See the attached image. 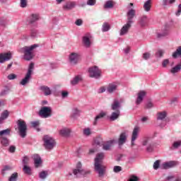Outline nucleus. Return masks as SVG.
Instances as JSON below:
<instances>
[{
    "label": "nucleus",
    "instance_id": "nucleus-59",
    "mask_svg": "<svg viewBox=\"0 0 181 181\" xmlns=\"http://www.w3.org/2000/svg\"><path fill=\"white\" fill-rule=\"evenodd\" d=\"M37 35V30H31V36H32V37H36Z\"/></svg>",
    "mask_w": 181,
    "mask_h": 181
},
{
    "label": "nucleus",
    "instance_id": "nucleus-13",
    "mask_svg": "<svg viewBox=\"0 0 181 181\" xmlns=\"http://www.w3.org/2000/svg\"><path fill=\"white\" fill-rule=\"evenodd\" d=\"M131 23H132V21H127V24H125L120 30V36H124V35H127L128 33V31L129 30V28H131Z\"/></svg>",
    "mask_w": 181,
    "mask_h": 181
},
{
    "label": "nucleus",
    "instance_id": "nucleus-20",
    "mask_svg": "<svg viewBox=\"0 0 181 181\" xmlns=\"http://www.w3.org/2000/svg\"><path fill=\"white\" fill-rule=\"evenodd\" d=\"M76 6V2L74 1H68L66 4L63 6L64 11H70Z\"/></svg>",
    "mask_w": 181,
    "mask_h": 181
},
{
    "label": "nucleus",
    "instance_id": "nucleus-43",
    "mask_svg": "<svg viewBox=\"0 0 181 181\" xmlns=\"http://www.w3.org/2000/svg\"><path fill=\"white\" fill-rule=\"evenodd\" d=\"M110 24L108 23H105L103 25V32H108L110 30Z\"/></svg>",
    "mask_w": 181,
    "mask_h": 181
},
{
    "label": "nucleus",
    "instance_id": "nucleus-52",
    "mask_svg": "<svg viewBox=\"0 0 181 181\" xmlns=\"http://www.w3.org/2000/svg\"><path fill=\"white\" fill-rule=\"evenodd\" d=\"M180 145H181V141H175L173 144V148H179Z\"/></svg>",
    "mask_w": 181,
    "mask_h": 181
},
{
    "label": "nucleus",
    "instance_id": "nucleus-26",
    "mask_svg": "<svg viewBox=\"0 0 181 181\" xmlns=\"http://www.w3.org/2000/svg\"><path fill=\"white\" fill-rule=\"evenodd\" d=\"M134 16H135V10L134 9H130L129 10V11L127 12V19H128V22H132V19L134 18Z\"/></svg>",
    "mask_w": 181,
    "mask_h": 181
},
{
    "label": "nucleus",
    "instance_id": "nucleus-48",
    "mask_svg": "<svg viewBox=\"0 0 181 181\" xmlns=\"http://www.w3.org/2000/svg\"><path fill=\"white\" fill-rule=\"evenodd\" d=\"M165 52H163V50L162 49H158L156 53V57H162V56H163V54Z\"/></svg>",
    "mask_w": 181,
    "mask_h": 181
},
{
    "label": "nucleus",
    "instance_id": "nucleus-32",
    "mask_svg": "<svg viewBox=\"0 0 181 181\" xmlns=\"http://www.w3.org/2000/svg\"><path fill=\"white\" fill-rule=\"evenodd\" d=\"M148 17L146 16H144L140 19V25L141 26H146L148 25Z\"/></svg>",
    "mask_w": 181,
    "mask_h": 181
},
{
    "label": "nucleus",
    "instance_id": "nucleus-49",
    "mask_svg": "<svg viewBox=\"0 0 181 181\" xmlns=\"http://www.w3.org/2000/svg\"><path fill=\"white\" fill-rule=\"evenodd\" d=\"M160 165V161L159 160H157L153 164V169H155V170H157V169L159 168Z\"/></svg>",
    "mask_w": 181,
    "mask_h": 181
},
{
    "label": "nucleus",
    "instance_id": "nucleus-63",
    "mask_svg": "<svg viewBox=\"0 0 181 181\" xmlns=\"http://www.w3.org/2000/svg\"><path fill=\"white\" fill-rule=\"evenodd\" d=\"M75 23H76V25H77V26H81V25H82V23H83V20L78 19V20H76Z\"/></svg>",
    "mask_w": 181,
    "mask_h": 181
},
{
    "label": "nucleus",
    "instance_id": "nucleus-4",
    "mask_svg": "<svg viewBox=\"0 0 181 181\" xmlns=\"http://www.w3.org/2000/svg\"><path fill=\"white\" fill-rule=\"evenodd\" d=\"M88 173H90V171L81 170V163L78 162L76 165V169L68 173V174L66 175V178L71 180L73 179V177H74V176L78 177L81 175H83V176H86V175H88Z\"/></svg>",
    "mask_w": 181,
    "mask_h": 181
},
{
    "label": "nucleus",
    "instance_id": "nucleus-29",
    "mask_svg": "<svg viewBox=\"0 0 181 181\" xmlns=\"http://www.w3.org/2000/svg\"><path fill=\"white\" fill-rule=\"evenodd\" d=\"M81 80H83V78H81V76H76L72 81H71V84L72 86H76V84L80 83Z\"/></svg>",
    "mask_w": 181,
    "mask_h": 181
},
{
    "label": "nucleus",
    "instance_id": "nucleus-58",
    "mask_svg": "<svg viewBox=\"0 0 181 181\" xmlns=\"http://www.w3.org/2000/svg\"><path fill=\"white\" fill-rule=\"evenodd\" d=\"M180 13H181V4L178 6V10L175 13V15L176 16H180Z\"/></svg>",
    "mask_w": 181,
    "mask_h": 181
},
{
    "label": "nucleus",
    "instance_id": "nucleus-50",
    "mask_svg": "<svg viewBox=\"0 0 181 181\" xmlns=\"http://www.w3.org/2000/svg\"><path fill=\"white\" fill-rule=\"evenodd\" d=\"M21 8H26L28 6V0H20Z\"/></svg>",
    "mask_w": 181,
    "mask_h": 181
},
{
    "label": "nucleus",
    "instance_id": "nucleus-55",
    "mask_svg": "<svg viewBox=\"0 0 181 181\" xmlns=\"http://www.w3.org/2000/svg\"><path fill=\"white\" fill-rule=\"evenodd\" d=\"M40 123L39 122V121H35V122H31L30 124L32 125V127H33V128H36V127H38V125Z\"/></svg>",
    "mask_w": 181,
    "mask_h": 181
},
{
    "label": "nucleus",
    "instance_id": "nucleus-44",
    "mask_svg": "<svg viewBox=\"0 0 181 181\" xmlns=\"http://www.w3.org/2000/svg\"><path fill=\"white\" fill-rule=\"evenodd\" d=\"M83 135H85L86 136H89V135H91V129L85 128L83 129Z\"/></svg>",
    "mask_w": 181,
    "mask_h": 181
},
{
    "label": "nucleus",
    "instance_id": "nucleus-21",
    "mask_svg": "<svg viewBox=\"0 0 181 181\" xmlns=\"http://www.w3.org/2000/svg\"><path fill=\"white\" fill-rule=\"evenodd\" d=\"M143 8L146 12H149L152 8V0H147L146 2H144Z\"/></svg>",
    "mask_w": 181,
    "mask_h": 181
},
{
    "label": "nucleus",
    "instance_id": "nucleus-53",
    "mask_svg": "<svg viewBox=\"0 0 181 181\" xmlns=\"http://www.w3.org/2000/svg\"><path fill=\"white\" fill-rule=\"evenodd\" d=\"M113 170L115 173H118V172H121V170H122V168H121V166H115L113 168Z\"/></svg>",
    "mask_w": 181,
    "mask_h": 181
},
{
    "label": "nucleus",
    "instance_id": "nucleus-10",
    "mask_svg": "<svg viewBox=\"0 0 181 181\" xmlns=\"http://www.w3.org/2000/svg\"><path fill=\"white\" fill-rule=\"evenodd\" d=\"M79 60H80V54L76 52H72L69 55V62L71 64H77Z\"/></svg>",
    "mask_w": 181,
    "mask_h": 181
},
{
    "label": "nucleus",
    "instance_id": "nucleus-11",
    "mask_svg": "<svg viewBox=\"0 0 181 181\" xmlns=\"http://www.w3.org/2000/svg\"><path fill=\"white\" fill-rule=\"evenodd\" d=\"M178 165L177 161H168L163 163L160 165L161 169H169L170 168H175V166H177Z\"/></svg>",
    "mask_w": 181,
    "mask_h": 181
},
{
    "label": "nucleus",
    "instance_id": "nucleus-64",
    "mask_svg": "<svg viewBox=\"0 0 181 181\" xmlns=\"http://www.w3.org/2000/svg\"><path fill=\"white\" fill-rule=\"evenodd\" d=\"M16 148L13 146H11L10 148H9V152H11V153H13L15 152Z\"/></svg>",
    "mask_w": 181,
    "mask_h": 181
},
{
    "label": "nucleus",
    "instance_id": "nucleus-3",
    "mask_svg": "<svg viewBox=\"0 0 181 181\" xmlns=\"http://www.w3.org/2000/svg\"><path fill=\"white\" fill-rule=\"evenodd\" d=\"M115 144V140H110L106 142H103V139L100 138L95 139L93 143V146H96V148H100V146H103V149L104 151H110L111 149V146Z\"/></svg>",
    "mask_w": 181,
    "mask_h": 181
},
{
    "label": "nucleus",
    "instance_id": "nucleus-38",
    "mask_svg": "<svg viewBox=\"0 0 181 181\" xmlns=\"http://www.w3.org/2000/svg\"><path fill=\"white\" fill-rule=\"evenodd\" d=\"M17 180H18V173H13L8 178V181H16Z\"/></svg>",
    "mask_w": 181,
    "mask_h": 181
},
{
    "label": "nucleus",
    "instance_id": "nucleus-18",
    "mask_svg": "<svg viewBox=\"0 0 181 181\" xmlns=\"http://www.w3.org/2000/svg\"><path fill=\"white\" fill-rule=\"evenodd\" d=\"M70 132H71V130H70V129L63 128L59 130V135H61V136H64L65 138H67L68 136H70Z\"/></svg>",
    "mask_w": 181,
    "mask_h": 181
},
{
    "label": "nucleus",
    "instance_id": "nucleus-25",
    "mask_svg": "<svg viewBox=\"0 0 181 181\" xmlns=\"http://www.w3.org/2000/svg\"><path fill=\"white\" fill-rule=\"evenodd\" d=\"M117 87L118 85L117 84V83H110L107 88V93H113V91H115V90H117Z\"/></svg>",
    "mask_w": 181,
    "mask_h": 181
},
{
    "label": "nucleus",
    "instance_id": "nucleus-47",
    "mask_svg": "<svg viewBox=\"0 0 181 181\" xmlns=\"http://www.w3.org/2000/svg\"><path fill=\"white\" fill-rule=\"evenodd\" d=\"M34 67H35V64L30 63L27 73H29V74L32 76V72Z\"/></svg>",
    "mask_w": 181,
    "mask_h": 181
},
{
    "label": "nucleus",
    "instance_id": "nucleus-31",
    "mask_svg": "<svg viewBox=\"0 0 181 181\" xmlns=\"http://www.w3.org/2000/svg\"><path fill=\"white\" fill-rule=\"evenodd\" d=\"M104 117H105V112H102L99 115H98L95 118V120L93 122V125H97V122H98V119H101V118H104Z\"/></svg>",
    "mask_w": 181,
    "mask_h": 181
},
{
    "label": "nucleus",
    "instance_id": "nucleus-6",
    "mask_svg": "<svg viewBox=\"0 0 181 181\" xmlns=\"http://www.w3.org/2000/svg\"><path fill=\"white\" fill-rule=\"evenodd\" d=\"M17 125L18 127L19 134L21 138H25L26 136V131L28 129V126L24 120L18 119L17 122Z\"/></svg>",
    "mask_w": 181,
    "mask_h": 181
},
{
    "label": "nucleus",
    "instance_id": "nucleus-37",
    "mask_svg": "<svg viewBox=\"0 0 181 181\" xmlns=\"http://www.w3.org/2000/svg\"><path fill=\"white\" fill-rule=\"evenodd\" d=\"M47 175H49L47 171H41L39 173V177L40 179H46V177H47Z\"/></svg>",
    "mask_w": 181,
    "mask_h": 181
},
{
    "label": "nucleus",
    "instance_id": "nucleus-24",
    "mask_svg": "<svg viewBox=\"0 0 181 181\" xmlns=\"http://www.w3.org/2000/svg\"><path fill=\"white\" fill-rule=\"evenodd\" d=\"M32 77V75H30L29 73H27L25 78L22 79V81L20 82V84H21V86H25L26 84H28V83H29V80H30Z\"/></svg>",
    "mask_w": 181,
    "mask_h": 181
},
{
    "label": "nucleus",
    "instance_id": "nucleus-8",
    "mask_svg": "<svg viewBox=\"0 0 181 181\" xmlns=\"http://www.w3.org/2000/svg\"><path fill=\"white\" fill-rule=\"evenodd\" d=\"M39 114L42 118H49V117L52 115V109L49 107H42L40 110Z\"/></svg>",
    "mask_w": 181,
    "mask_h": 181
},
{
    "label": "nucleus",
    "instance_id": "nucleus-41",
    "mask_svg": "<svg viewBox=\"0 0 181 181\" xmlns=\"http://www.w3.org/2000/svg\"><path fill=\"white\" fill-rule=\"evenodd\" d=\"M114 6V3L112 1H107L104 6L105 8H112Z\"/></svg>",
    "mask_w": 181,
    "mask_h": 181
},
{
    "label": "nucleus",
    "instance_id": "nucleus-40",
    "mask_svg": "<svg viewBox=\"0 0 181 181\" xmlns=\"http://www.w3.org/2000/svg\"><path fill=\"white\" fill-rule=\"evenodd\" d=\"M12 167L10 165H5L2 170H1V174L2 175H5V173H6V171L8 170H11Z\"/></svg>",
    "mask_w": 181,
    "mask_h": 181
},
{
    "label": "nucleus",
    "instance_id": "nucleus-19",
    "mask_svg": "<svg viewBox=\"0 0 181 181\" xmlns=\"http://www.w3.org/2000/svg\"><path fill=\"white\" fill-rule=\"evenodd\" d=\"M170 33V28L168 26H165L164 29L163 30L162 33H158L157 35L158 37H165V36H168Z\"/></svg>",
    "mask_w": 181,
    "mask_h": 181
},
{
    "label": "nucleus",
    "instance_id": "nucleus-7",
    "mask_svg": "<svg viewBox=\"0 0 181 181\" xmlns=\"http://www.w3.org/2000/svg\"><path fill=\"white\" fill-rule=\"evenodd\" d=\"M88 73L90 77H94L95 78H98L101 76V71L97 66L89 68Z\"/></svg>",
    "mask_w": 181,
    "mask_h": 181
},
{
    "label": "nucleus",
    "instance_id": "nucleus-17",
    "mask_svg": "<svg viewBox=\"0 0 181 181\" xmlns=\"http://www.w3.org/2000/svg\"><path fill=\"white\" fill-rule=\"evenodd\" d=\"M91 34L87 33L83 37V44L86 47H90V45H91Z\"/></svg>",
    "mask_w": 181,
    "mask_h": 181
},
{
    "label": "nucleus",
    "instance_id": "nucleus-61",
    "mask_svg": "<svg viewBox=\"0 0 181 181\" xmlns=\"http://www.w3.org/2000/svg\"><path fill=\"white\" fill-rule=\"evenodd\" d=\"M28 162H29V158L28 156H25L23 159V163L28 165Z\"/></svg>",
    "mask_w": 181,
    "mask_h": 181
},
{
    "label": "nucleus",
    "instance_id": "nucleus-12",
    "mask_svg": "<svg viewBox=\"0 0 181 181\" xmlns=\"http://www.w3.org/2000/svg\"><path fill=\"white\" fill-rule=\"evenodd\" d=\"M138 134H139V127L136 126L132 134V146H134V145H135V143L134 142L136 141V138H138Z\"/></svg>",
    "mask_w": 181,
    "mask_h": 181
},
{
    "label": "nucleus",
    "instance_id": "nucleus-62",
    "mask_svg": "<svg viewBox=\"0 0 181 181\" xmlns=\"http://www.w3.org/2000/svg\"><path fill=\"white\" fill-rule=\"evenodd\" d=\"M87 4L90 6L95 5V0H88Z\"/></svg>",
    "mask_w": 181,
    "mask_h": 181
},
{
    "label": "nucleus",
    "instance_id": "nucleus-23",
    "mask_svg": "<svg viewBox=\"0 0 181 181\" xmlns=\"http://www.w3.org/2000/svg\"><path fill=\"white\" fill-rule=\"evenodd\" d=\"M119 107H121V105H119V102L118 101V100L115 99L112 104V110L113 111H119Z\"/></svg>",
    "mask_w": 181,
    "mask_h": 181
},
{
    "label": "nucleus",
    "instance_id": "nucleus-9",
    "mask_svg": "<svg viewBox=\"0 0 181 181\" xmlns=\"http://www.w3.org/2000/svg\"><path fill=\"white\" fill-rule=\"evenodd\" d=\"M1 131H7V134H5L0 136V139H1V145H3V146H8V145H9V140H8V138H6V136H8V135H10L11 129H6Z\"/></svg>",
    "mask_w": 181,
    "mask_h": 181
},
{
    "label": "nucleus",
    "instance_id": "nucleus-2",
    "mask_svg": "<svg viewBox=\"0 0 181 181\" xmlns=\"http://www.w3.org/2000/svg\"><path fill=\"white\" fill-rule=\"evenodd\" d=\"M36 47H39V45L35 44L30 47H24L19 49L20 53H23L24 59L25 60H32L35 57V53L33 52V49H36Z\"/></svg>",
    "mask_w": 181,
    "mask_h": 181
},
{
    "label": "nucleus",
    "instance_id": "nucleus-54",
    "mask_svg": "<svg viewBox=\"0 0 181 181\" xmlns=\"http://www.w3.org/2000/svg\"><path fill=\"white\" fill-rule=\"evenodd\" d=\"M129 181H139V178L135 175H132L129 180Z\"/></svg>",
    "mask_w": 181,
    "mask_h": 181
},
{
    "label": "nucleus",
    "instance_id": "nucleus-46",
    "mask_svg": "<svg viewBox=\"0 0 181 181\" xmlns=\"http://www.w3.org/2000/svg\"><path fill=\"white\" fill-rule=\"evenodd\" d=\"M153 146H155V144L150 143L146 148L147 152H152L153 151Z\"/></svg>",
    "mask_w": 181,
    "mask_h": 181
},
{
    "label": "nucleus",
    "instance_id": "nucleus-57",
    "mask_svg": "<svg viewBox=\"0 0 181 181\" xmlns=\"http://www.w3.org/2000/svg\"><path fill=\"white\" fill-rule=\"evenodd\" d=\"M8 78V80H15V78H16V75L13 74H9Z\"/></svg>",
    "mask_w": 181,
    "mask_h": 181
},
{
    "label": "nucleus",
    "instance_id": "nucleus-34",
    "mask_svg": "<svg viewBox=\"0 0 181 181\" xmlns=\"http://www.w3.org/2000/svg\"><path fill=\"white\" fill-rule=\"evenodd\" d=\"M36 21H39V16L37 14H33L30 17V23H33L34 22H36Z\"/></svg>",
    "mask_w": 181,
    "mask_h": 181
},
{
    "label": "nucleus",
    "instance_id": "nucleus-51",
    "mask_svg": "<svg viewBox=\"0 0 181 181\" xmlns=\"http://www.w3.org/2000/svg\"><path fill=\"white\" fill-rule=\"evenodd\" d=\"M6 23H8V20L5 18H1L0 20V25L1 26H5V25H6Z\"/></svg>",
    "mask_w": 181,
    "mask_h": 181
},
{
    "label": "nucleus",
    "instance_id": "nucleus-5",
    "mask_svg": "<svg viewBox=\"0 0 181 181\" xmlns=\"http://www.w3.org/2000/svg\"><path fill=\"white\" fill-rule=\"evenodd\" d=\"M44 146L47 151H52L54 146H56V141L53 137L49 135H45L43 136Z\"/></svg>",
    "mask_w": 181,
    "mask_h": 181
},
{
    "label": "nucleus",
    "instance_id": "nucleus-14",
    "mask_svg": "<svg viewBox=\"0 0 181 181\" xmlns=\"http://www.w3.org/2000/svg\"><path fill=\"white\" fill-rule=\"evenodd\" d=\"M33 159L34 160L35 168H40V166H42V158L40 155L34 154L33 156Z\"/></svg>",
    "mask_w": 181,
    "mask_h": 181
},
{
    "label": "nucleus",
    "instance_id": "nucleus-16",
    "mask_svg": "<svg viewBox=\"0 0 181 181\" xmlns=\"http://www.w3.org/2000/svg\"><path fill=\"white\" fill-rule=\"evenodd\" d=\"M145 95H146V91L141 90V91L138 93L137 99L136 100V105H139V104H141V103H142Z\"/></svg>",
    "mask_w": 181,
    "mask_h": 181
},
{
    "label": "nucleus",
    "instance_id": "nucleus-42",
    "mask_svg": "<svg viewBox=\"0 0 181 181\" xmlns=\"http://www.w3.org/2000/svg\"><path fill=\"white\" fill-rule=\"evenodd\" d=\"M151 142V138L149 137H144L142 141V145L143 146H146L148 144Z\"/></svg>",
    "mask_w": 181,
    "mask_h": 181
},
{
    "label": "nucleus",
    "instance_id": "nucleus-15",
    "mask_svg": "<svg viewBox=\"0 0 181 181\" xmlns=\"http://www.w3.org/2000/svg\"><path fill=\"white\" fill-rule=\"evenodd\" d=\"M12 57V54L11 52L1 53L0 54V63H4V62H7L10 60Z\"/></svg>",
    "mask_w": 181,
    "mask_h": 181
},
{
    "label": "nucleus",
    "instance_id": "nucleus-30",
    "mask_svg": "<svg viewBox=\"0 0 181 181\" xmlns=\"http://www.w3.org/2000/svg\"><path fill=\"white\" fill-rule=\"evenodd\" d=\"M176 2V0H163L162 5L163 6H169L170 5H173Z\"/></svg>",
    "mask_w": 181,
    "mask_h": 181
},
{
    "label": "nucleus",
    "instance_id": "nucleus-28",
    "mask_svg": "<svg viewBox=\"0 0 181 181\" xmlns=\"http://www.w3.org/2000/svg\"><path fill=\"white\" fill-rule=\"evenodd\" d=\"M40 90L43 91L45 95H50V94H52V90H50V88L47 86H41Z\"/></svg>",
    "mask_w": 181,
    "mask_h": 181
},
{
    "label": "nucleus",
    "instance_id": "nucleus-27",
    "mask_svg": "<svg viewBox=\"0 0 181 181\" xmlns=\"http://www.w3.org/2000/svg\"><path fill=\"white\" fill-rule=\"evenodd\" d=\"M119 114H121V112L119 110H115V112H113L110 117V121H115L119 117Z\"/></svg>",
    "mask_w": 181,
    "mask_h": 181
},
{
    "label": "nucleus",
    "instance_id": "nucleus-1",
    "mask_svg": "<svg viewBox=\"0 0 181 181\" xmlns=\"http://www.w3.org/2000/svg\"><path fill=\"white\" fill-rule=\"evenodd\" d=\"M103 159H104V153H99L95 158V170L99 175V177H103L105 174V166L103 165Z\"/></svg>",
    "mask_w": 181,
    "mask_h": 181
},
{
    "label": "nucleus",
    "instance_id": "nucleus-35",
    "mask_svg": "<svg viewBox=\"0 0 181 181\" xmlns=\"http://www.w3.org/2000/svg\"><path fill=\"white\" fill-rule=\"evenodd\" d=\"M23 170L26 175H30L32 173V170H30V168L27 166L26 165H24Z\"/></svg>",
    "mask_w": 181,
    "mask_h": 181
},
{
    "label": "nucleus",
    "instance_id": "nucleus-56",
    "mask_svg": "<svg viewBox=\"0 0 181 181\" xmlns=\"http://www.w3.org/2000/svg\"><path fill=\"white\" fill-rule=\"evenodd\" d=\"M151 57V54H149L148 52H146L143 54V58L145 60H148V59H149Z\"/></svg>",
    "mask_w": 181,
    "mask_h": 181
},
{
    "label": "nucleus",
    "instance_id": "nucleus-60",
    "mask_svg": "<svg viewBox=\"0 0 181 181\" xmlns=\"http://www.w3.org/2000/svg\"><path fill=\"white\" fill-rule=\"evenodd\" d=\"M168 64H169V59H165L162 63L163 67H166Z\"/></svg>",
    "mask_w": 181,
    "mask_h": 181
},
{
    "label": "nucleus",
    "instance_id": "nucleus-36",
    "mask_svg": "<svg viewBox=\"0 0 181 181\" xmlns=\"http://www.w3.org/2000/svg\"><path fill=\"white\" fill-rule=\"evenodd\" d=\"M177 56H180L181 57V47H179L176 52L173 54V57H174V59H176Z\"/></svg>",
    "mask_w": 181,
    "mask_h": 181
},
{
    "label": "nucleus",
    "instance_id": "nucleus-22",
    "mask_svg": "<svg viewBox=\"0 0 181 181\" xmlns=\"http://www.w3.org/2000/svg\"><path fill=\"white\" fill-rule=\"evenodd\" d=\"M125 142H127V134L125 133H122L118 141L119 146H121L122 145H124Z\"/></svg>",
    "mask_w": 181,
    "mask_h": 181
},
{
    "label": "nucleus",
    "instance_id": "nucleus-39",
    "mask_svg": "<svg viewBox=\"0 0 181 181\" xmlns=\"http://www.w3.org/2000/svg\"><path fill=\"white\" fill-rule=\"evenodd\" d=\"M158 119H163L166 118V112H160L158 113Z\"/></svg>",
    "mask_w": 181,
    "mask_h": 181
},
{
    "label": "nucleus",
    "instance_id": "nucleus-33",
    "mask_svg": "<svg viewBox=\"0 0 181 181\" xmlns=\"http://www.w3.org/2000/svg\"><path fill=\"white\" fill-rule=\"evenodd\" d=\"M8 117H9V112L8 110L3 112L0 117V124H2V121H4V119H6Z\"/></svg>",
    "mask_w": 181,
    "mask_h": 181
},
{
    "label": "nucleus",
    "instance_id": "nucleus-45",
    "mask_svg": "<svg viewBox=\"0 0 181 181\" xmlns=\"http://www.w3.org/2000/svg\"><path fill=\"white\" fill-rule=\"evenodd\" d=\"M78 114H80V110H78L77 108H74L72 110V117L73 118H76V115H78Z\"/></svg>",
    "mask_w": 181,
    "mask_h": 181
}]
</instances>
